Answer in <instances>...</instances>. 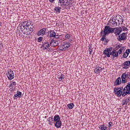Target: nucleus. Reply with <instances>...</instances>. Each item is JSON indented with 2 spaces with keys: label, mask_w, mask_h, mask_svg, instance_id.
Wrapping results in <instances>:
<instances>
[{
  "label": "nucleus",
  "mask_w": 130,
  "mask_h": 130,
  "mask_svg": "<svg viewBox=\"0 0 130 130\" xmlns=\"http://www.w3.org/2000/svg\"><path fill=\"white\" fill-rule=\"evenodd\" d=\"M34 30V26L31 21H25L21 24V31L25 35L31 34Z\"/></svg>",
  "instance_id": "obj_1"
},
{
  "label": "nucleus",
  "mask_w": 130,
  "mask_h": 130,
  "mask_svg": "<svg viewBox=\"0 0 130 130\" xmlns=\"http://www.w3.org/2000/svg\"><path fill=\"white\" fill-rule=\"evenodd\" d=\"M113 48L110 47L106 48L104 51L103 54L107 56V57H110V55H111L113 58H115V57H118V52L116 50H113Z\"/></svg>",
  "instance_id": "obj_2"
},
{
  "label": "nucleus",
  "mask_w": 130,
  "mask_h": 130,
  "mask_svg": "<svg viewBox=\"0 0 130 130\" xmlns=\"http://www.w3.org/2000/svg\"><path fill=\"white\" fill-rule=\"evenodd\" d=\"M115 28L110 27V26H105L104 29V35L103 37L101 39V41H103L104 40H106V35H109L110 33H114Z\"/></svg>",
  "instance_id": "obj_3"
},
{
  "label": "nucleus",
  "mask_w": 130,
  "mask_h": 130,
  "mask_svg": "<svg viewBox=\"0 0 130 130\" xmlns=\"http://www.w3.org/2000/svg\"><path fill=\"white\" fill-rule=\"evenodd\" d=\"M117 17V16H113V17L110 19L108 22L109 26L114 27H115L117 26V21L116 20Z\"/></svg>",
  "instance_id": "obj_4"
},
{
  "label": "nucleus",
  "mask_w": 130,
  "mask_h": 130,
  "mask_svg": "<svg viewBox=\"0 0 130 130\" xmlns=\"http://www.w3.org/2000/svg\"><path fill=\"white\" fill-rule=\"evenodd\" d=\"M122 82H127L129 81L130 79V72H125L122 74L121 76Z\"/></svg>",
  "instance_id": "obj_5"
},
{
  "label": "nucleus",
  "mask_w": 130,
  "mask_h": 130,
  "mask_svg": "<svg viewBox=\"0 0 130 130\" xmlns=\"http://www.w3.org/2000/svg\"><path fill=\"white\" fill-rule=\"evenodd\" d=\"M69 0H58V5L61 8L66 9L70 5V3H68Z\"/></svg>",
  "instance_id": "obj_6"
},
{
  "label": "nucleus",
  "mask_w": 130,
  "mask_h": 130,
  "mask_svg": "<svg viewBox=\"0 0 130 130\" xmlns=\"http://www.w3.org/2000/svg\"><path fill=\"white\" fill-rule=\"evenodd\" d=\"M71 47V43L69 42H64L63 44L61 46V50L62 51H66L67 49H69Z\"/></svg>",
  "instance_id": "obj_7"
},
{
  "label": "nucleus",
  "mask_w": 130,
  "mask_h": 130,
  "mask_svg": "<svg viewBox=\"0 0 130 130\" xmlns=\"http://www.w3.org/2000/svg\"><path fill=\"white\" fill-rule=\"evenodd\" d=\"M7 76L9 80H13L14 76V71H12L11 69H8L7 70Z\"/></svg>",
  "instance_id": "obj_8"
},
{
  "label": "nucleus",
  "mask_w": 130,
  "mask_h": 130,
  "mask_svg": "<svg viewBox=\"0 0 130 130\" xmlns=\"http://www.w3.org/2000/svg\"><path fill=\"white\" fill-rule=\"evenodd\" d=\"M127 32H123L119 36V41H122V40H126Z\"/></svg>",
  "instance_id": "obj_9"
},
{
  "label": "nucleus",
  "mask_w": 130,
  "mask_h": 130,
  "mask_svg": "<svg viewBox=\"0 0 130 130\" xmlns=\"http://www.w3.org/2000/svg\"><path fill=\"white\" fill-rule=\"evenodd\" d=\"M47 29L46 28H43L38 32L37 36H43V35H45V33L46 32Z\"/></svg>",
  "instance_id": "obj_10"
},
{
  "label": "nucleus",
  "mask_w": 130,
  "mask_h": 130,
  "mask_svg": "<svg viewBox=\"0 0 130 130\" xmlns=\"http://www.w3.org/2000/svg\"><path fill=\"white\" fill-rule=\"evenodd\" d=\"M103 69L99 67V66H95V69H94V72L96 75H98L99 74H100L101 72H102Z\"/></svg>",
  "instance_id": "obj_11"
},
{
  "label": "nucleus",
  "mask_w": 130,
  "mask_h": 130,
  "mask_svg": "<svg viewBox=\"0 0 130 130\" xmlns=\"http://www.w3.org/2000/svg\"><path fill=\"white\" fill-rule=\"evenodd\" d=\"M22 97V92L18 90L13 96L14 99H17Z\"/></svg>",
  "instance_id": "obj_12"
},
{
  "label": "nucleus",
  "mask_w": 130,
  "mask_h": 130,
  "mask_svg": "<svg viewBox=\"0 0 130 130\" xmlns=\"http://www.w3.org/2000/svg\"><path fill=\"white\" fill-rule=\"evenodd\" d=\"M58 79L59 80V82H61V81H63L64 79H66V75L61 73H58Z\"/></svg>",
  "instance_id": "obj_13"
},
{
  "label": "nucleus",
  "mask_w": 130,
  "mask_h": 130,
  "mask_svg": "<svg viewBox=\"0 0 130 130\" xmlns=\"http://www.w3.org/2000/svg\"><path fill=\"white\" fill-rule=\"evenodd\" d=\"M42 48L43 50H45V49H49V43L47 42L44 43L42 46Z\"/></svg>",
  "instance_id": "obj_14"
},
{
  "label": "nucleus",
  "mask_w": 130,
  "mask_h": 130,
  "mask_svg": "<svg viewBox=\"0 0 130 130\" xmlns=\"http://www.w3.org/2000/svg\"><path fill=\"white\" fill-rule=\"evenodd\" d=\"M118 19H116V21L118 23V25H122V23H123V19H122V16L120 15H118Z\"/></svg>",
  "instance_id": "obj_15"
},
{
  "label": "nucleus",
  "mask_w": 130,
  "mask_h": 130,
  "mask_svg": "<svg viewBox=\"0 0 130 130\" xmlns=\"http://www.w3.org/2000/svg\"><path fill=\"white\" fill-rule=\"evenodd\" d=\"M129 68H130V61H126L124 62L123 64V69L127 70Z\"/></svg>",
  "instance_id": "obj_16"
},
{
  "label": "nucleus",
  "mask_w": 130,
  "mask_h": 130,
  "mask_svg": "<svg viewBox=\"0 0 130 130\" xmlns=\"http://www.w3.org/2000/svg\"><path fill=\"white\" fill-rule=\"evenodd\" d=\"M114 29H115L114 32L116 35V36H119V34H120V33H121V30L120 29V28H114Z\"/></svg>",
  "instance_id": "obj_17"
},
{
  "label": "nucleus",
  "mask_w": 130,
  "mask_h": 130,
  "mask_svg": "<svg viewBox=\"0 0 130 130\" xmlns=\"http://www.w3.org/2000/svg\"><path fill=\"white\" fill-rule=\"evenodd\" d=\"M50 44L51 45V46H57V45H58V41L52 40L50 43Z\"/></svg>",
  "instance_id": "obj_18"
},
{
  "label": "nucleus",
  "mask_w": 130,
  "mask_h": 130,
  "mask_svg": "<svg viewBox=\"0 0 130 130\" xmlns=\"http://www.w3.org/2000/svg\"><path fill=\"white\" fill-rule=\"evenodd\" d=\"M130 53V51L129 49L126 50L125 52L123 53V57L124 58H126L128 56V54Z\"/></svg>",
  "instance_id": "obj_19"
},
{
  "label": "nucleus",
  "mask_w": 130,
  "mask_h": 130,
  "mask_svg": "<svg viewBox=\"0 0 130 130\" xmlns=\"http://www.w3.org/2000/svg\"><path fill=\"white\" fill-rule=\"evenodd\" d=\"M61 10V8H60L59 7H56L54 9V11L55 13H56V14H60Z\"/></svg>",
  "instance_id": "obj_20"
},
{
  "label": "nucleus",
  "mask_w": 130,
  "mask_h": 130,
  "mask_svg": "<svg viewBox=\"0 0 130 130\" xmlns=\"http://www.w3.org/2000/svg\"><path fill=\"white\" fill-rule=\"evenodd\" d=\"M55 126H56L57 128L61 127V121H58L56 122L55 123Z\"/></svg>",
  "instance_id": "obj_21"
},
{
  "label": "nucleus",
  "mask_w": 130,
  "mask_h": 130,
  "mask_svg": "<svg viewBox=\"0 0 130 130\" xmlns=\"http://www.w3.org/2000/svg\"><path fill=\"white\" fill-rule=\"evenodd\" d=\"M53 121H54L55 122H56L57 121H60V117H59V115H55L54 116Z\"/></svg>",
  "instance_id": "obj_22"
},
{
  "label": "nucleus",
  "mask_w": 130,
  "mask_h": 130,
  "mask_svg": "<svg viewBox=\"0 0 130 130\" xmlns=\"http://www.w3.org/2000/svg\"><path fill=\"white\" fill-rule=\"evenodd\" d=\"M47 121H48V124L49 125H52L53 124V118L52 117H50L47 119Z\"/></svg>",
  "instance_id": "obj_23"
},
{
  "label": "nucleus",
  "mask_w": 130,
  "mask_h": 130,
  "mask_svg": "<svg viewBox=\"0 0 130 130\" xmlns=\"http://www.w3.org/2000/svg\"><path fill=\"white\" fill-rule=\"evenodd\" d=\"M125 48H124V47H121L118 51H117L118 52V54H121V53H122V52H123V51H124Z\"/></svg>",
  "instance_id": "obj_24"
},
{
  "label": "nucleus",
  "mask_w": 130,
  "mask_h": 130,
  "mask_svg": "<svg viewBox=\"0 0 130 130\" xmlns=\"http://www.w3.org/2000/svg\"><path fill=\"white\" fill-rule=\"evenodd\" d=\"M55 35H56L55 31L51 30H50V37H55Z\"/></svg>",
  "instance_id": "obj_25"
},
{
  "label": "nucleus",
  "mask_w": 130,
  "mask_h": 130,
  "mask_svg": "<svg viewBox=\"0 0 130 130\" xmlns=\"http://www.w3.org/2000/svg\"><path fill=\"white\" fill-rule=\"evenodd\" d=\"M67 106L69 109H73V108H74V106H75V105H74V103H72L68 104Z\"/></svg>",
  "instance_id": "obj_26"
},
{
  "label": "nucleus",
  "mask_w": 130,
  "mask_h": 130,
  "mask_svg": "<svg viewBox=\"0 0 130 130\" xmlns=\"http://www.w3.org/2000/svg\"><path fill=\"white\" fill-rule=\"evenodd\" d=\"M100 129L101 130H107V127L105 126V125H101L100 127Z\"/></svg>",
  "instance_id": "obj_27"
},
{
  "label": "nucleus",
  "mask_w": 130,
  "mask_h": 130,
  "mask_svg": "<svg viewBox=\"0 0 130 130\" xmlns=\"http://www.w3.org/2000/svg\"><path fill=\"white\" fill-rule=\"evenodd\" d=\"M127 103H128L127 99H125L122 101V105H127Z\"/></svg>",
  "instance_id": "obj_28"
},
{
  "label": "nucleus",
  "mask_w": 130,
  "mask_h": 130,
  "mask_svg": "<svg viewBox=\"0 0 130 130\" xmlns=\"http://www.w3.org/2000/svg\"><path fill=\"white\" fill-rule=\"evenodd\" d=\"M65 39L68 40V39H70L71 38V35L69 34H66L64 35Z\"/></svg>",
  "instance_id": "obj_29"
},
{
  "label": "nucleus",
  "mask_w": 130,
  "mask_h": 130,
  "mask_svg": "<svg viewBox=\"0 0 130 130\" xmlns=\"http://www.w3.org/2000/svg\"><path fill=\"white\" fill-rule=\"evenodd\" d=\"M120 28L121 31V30H122V31H124V32H125V31L127 30V28H126V27L125 26H122V28L121 27H120Z\"/></svg>",
  "instance_id": "obj_30"
},
{
  "label": "nucleus",
  "mask_w": 130,
  "mask_h": 130,
  "mask_svg": "<svg viewBox=\"0 0 130 130\" xmlns=\"http://www.w3.org/2000/svg\"><path fill=\"white\" fill-rule=\"evenodd\" d=\"M124 84V83H126L125 82H115L114 85H115L116 86H117V85H120V84Z\"/></svg>",
  "instance_id": "obj_31"
},
{
  "label": "nucleus",
  "mask_w": 130,
  "mask_h": 130,
  "mask_svg": "<svg viewBox=\"0 0 130 130\" xmlns=\"http://www.w3.org/2000/svg\"><path fill=\"white\" fill-rule=\"evenodd\" d=\"M42 39H43V38L42 37H40L38 38V42H41L42 41Z\"/></svg>",
  "instance_id": "obj_32"
},
{
  "label": "nucleus",
  "mask_w": 130,
  "mask_h": 130,
  "mask_svg": "<svg viewBox=\"0 0 130 130\" xmlns=\"http://www.w3.org/2000/svg\"><path fill=\"white\" fill-rule=\"evenodd\" d=\"M108 124H109V129H110V127L112 126V125L113 124V123H112V122H109L108 123Z\"/></svg>",
  "instance_id": "obj_33"
},
{
  "label": "nucleus",
  "mask_w": 130,
  "mask_h": 130,
  "mask_svg": "<svg viewBox=\"0 0 130 130\" xmlns=\"http://www.w3.org/2000/svg\"><path fill=\"white\" fill-rule=\"evenodd\" d=\"M115 82H121V78L118 77L115 81Z\"/></svg>",
  "instance_id": "obj_34"
},
{
  "label": "nucleus",
  "mask_w": 130,
  "mask_h": 130,
  "mask_svg": "<svg viewBox=\"0 0 130 130\" xmlns=\"http://www.w3.org/2000/svg\"><path fill=\"white\" fill-rule=\"evenodd\" d=\"M88 49H89V54H92V49H91V48H90V47H89Z\"/></svg>",
  "instance_id": "obj_35"
},
{
  "label": "nucleus",
  "mask_w": 130,
  "mask_h": 130,
  "mask_svg": "<svg viewBox=\"0 0 130 130\" xmlns=\"http://www.w3.org/2000/svg\"><path fill=\"white\" fill-rule=\"evenodd\" d=\"M11 84H12V86H16L17 83H16V82H12Z\"/></svg>",
  "instance_id": "obj_36"
},
{
  "label": "nucleus",
  "mask_w": 130,
  "mask_h": 130,
  "mask_svg": "<svg viewBox=\"0 0 130 130\" xmlns=\"http://www.w3.org/2000/svg\"><path fill=\"white\" fill-rule=\"evenodd\" d=\"M11 87H13V84H12V82H10L9 85V87L11 88Z\"/></svg>",
  "instance_id": "obj_37"
},
{
  "label": "nucleus",
  "mask_w": 130,
  "mask_h": 130,
  "mask_svg": "<svg viewBox=\"0 0 130 130\" xmlns=\"http://www.w3.org/2000/svg\"><path fill=\"white\" fill-rule=\"evenodd\" d=\"M103 33H104V31H103V30H102L100 34L101 36H102V37H103Z\"/></svg>",
  "instance_id": "obj_38"
},
{
  "label": "nucleus",
  "mask_w": 130,
  "mask_h": 130,
  "mask_svg": "<svg viewBox=\"0 0 130 130\" xmlns=\"http://www.w3.org/2000/svg\"><path fill=\"white\" fill-rule=\"evenodd\" d=\"M126 99L127 100V101H128V103L129 102V101H130V97H128V98H127Z\"/></svg>",
  "instance_id": "obj_39"
},
{
  "label": "nucleus",
  "mask_w": 130,
  "mask_h": 130,
  "mask_svg": "<svg viewBox=\"0 0 130 130\" xmlns=\"http://www.w3.org/2000/svg\"><path fill=\"white\" fill-rule=\"evenodd\" d=\"M54 1H55V0H49L50 3H53V2H54Z\"/></svg>",
  "instance_id": "obj_40"
},
{
  "label": "nucleus",
  "mask_w": 130,
  "mask_h": 130,
  "mask_svg": "<svg viewBox=\"0 0 130 130\" xmlns=\"http://www.w3.org/2000/svg\"><path fill=\"white\" fill-rule=\"evenodd\" d=\"M10 91L11 92L13 91V88H10Z\"/></svg>",
  "instance_id": "obj_41"
},
{
  "label": "nucleus",
  "mask_w": 130,
  "mask_h": 130,
  "mask_svg": "<svg viewBox=\"0 0 130 130\" xmlns=\"http://www.w3.org/2000/svg\"><path fill=\"white\" fill-rule=\"evenodd\" d=\"M45 118H46V116L45 117Z\"/></svg>",
  "instance_id": "obj_42"
}]
</instances>
